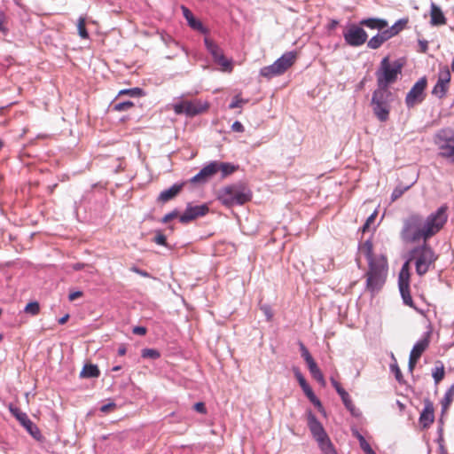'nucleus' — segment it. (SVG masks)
Here are the masks:
<instances>
[{
  "label": "nucleus",
  "mask_w": 454,
  "mask_h": 454,
  "mask_svg": "<svg viewBox=\"0 0 454 454\" xmlns=\"http://www.w3.org/2000/svg\"><path fill=\"white\" fill-rule=\"evenodd\" d=\"M448 207L442 205L425 219L418 213H412L403 220L400 238L406 243H416L427 240L438 233L448 220Z\"/></svg>",
  "instance_id": "f257e3e1"
},
{
  "label": "nucleus",
  "mask_w": 454,
  "mask_h": 454,
  "mask_svg": "<svg viewBox=\"0 0 454 454\" xmlns=\"http://www.w3.org/2000/svg\"><path fill=\"white\" fill-rule=\"evenodd\" d=\"M218 200L227 207L241 206L252 199V192L242 183L226 185L218 191Z\"/></svg>",
  "instance_id": "f03ea898"
},
{
  "label": "nucleus",
  "mask_w": 454,
  "mask_h": 454,
  "mask_svg": "<svg viewBox=\"0 0 454 454\" xmlns=\"http://www.w3.org/2000/svg\"><path fill=\"white\" fill-rule=\"evenodd\" d=\"M387 260L385 255H379V260L370 262L366 272V289L372 294L378 293L384 286L387 275Z\"/></svg>",
  "instance_id": "7ed1b4c3"
},
{
  "label": "nucleus",
  "mask_w": 454,
  "mask_h": 454,
  "mask_svg": "<svg viewBox=\"0 0 454 454\" xmlns=\"http://www.w3.org/2000/svg\"><path fill=\"white\" fill-rule=\"evenodd\" d=\"M437 259L438 255L427 242H423L422 245L415 247L410 252V260L414 261L416 273L419 276L425 275L430 267H434Z\"/></svg>",
  "instance_id": "20e7f679"
},
{
  "label": "nucleus",
  "mask_w": 454,
  "mask_h": 454,
  "mask_svg": "<svg viewBox=\"0 0 454 454\" xmlns=\"http://www.w3.org/2000/svg\"><path fill=\"white\" fill-rule=\"evenodd\" d=\"M438 156L454 164V128L447 127L437 130L434 137Z\"/></svg>",
  "instance_id": "39448f33"
},
{
  "label": "nucleus",
  "mask_w": 454,
  "mask_h": 454,
  "mask_svg": "<svg viewBox=\"0 0 454 454\" xmlns=\"http://www.w3.org/2000/svg\"><path fill=\"white\" fill-rule=\"evenodd\" d=\"M403 66V64L399 60H395L391 63L387 56L383 58L375 74L377 84L389 87L391 84L395 83L398 76L402 74Z\"/></svg>",
  "instance_id": "423d86ee"
},
{
  "label": "nucleus",
  "mask_w": 454,
  "mask_h": 454,
  "mask_svg": "<svg viewBox=\"0 0 454 454\" xmlns=\"http://www.w3.org/2000/svg\"><path fill=\"white\" fill-rule=\"evenodd\" d=\"M307 417L308 427L313 437L317 442L322 452L326 454H336L335 448L333 447L330 438L328 437L321 422L317 419L316 415L311 411H308Z\"/></svg>",
  "instance_id": "0eeeda50"
},
{
  "label": "nucleus",
  "mask_w": 454,
  "mask_h": 454,
  "mask_svg": "<svg viewBox=\"0 0 454 454\" xmlns=\"http://www.w3.org/2000/svg\"><path fill=\"white\" fill-rule=\"evenodd\" d=\"M296 57V51H286L273 64L261 68L260 74L267 79L281 75L294 64Z\"/></svg>",
  "instance_id": "6e6552de"
},
{
  "label": "nucleus",
  "mask_w": 454,
  "mask_h": 454,
  "mask_svg": "<svg viewBox=\"0 0 454 454\" xmlns=\"http://www.w3.org/2000/svg\"><path fill=\"white\" fill-rule=\"evenodd\" d=\"M410 278H411V274H410V270H409V262H405L400 271H399V276H398V288H399V292H400V294H401V297L403 299V302L412 308L413 309H415L416 311L418 312H422L421 310H419L414 304L413 302V300L411 298V292H410Z\"/></svg>",
  "instance_id": "1a4fd4ad"
},
{
  "label": "nucleus",
  "mask_w": 454,
  "mask_h": 454,
  "mask_svg": "<svg viewBox=\"0 0 454 454\" xmlns=\"http://www.w3.org/2000/svg\"><path fill=\"white\" fill-rule=\"evenodd\" d=\"M427 85V80L426 76L419 78L415 82L405 97V105L408 108H412L424 101Z\"/></svg>",
  "instance_id": "9d476101"
},
{
  "label": "nucleus",
  "mask_w": 454,
  "mask_h": 454,
  "mask_svg": "<svg viewBox=\"0 0 454 454\" xmlns=\"http://www.w3.org/2000/svg\"><path fill=\"white\" fill-rule=\"evenodd\" d=\"M343 38L345 43L351 47L362 46L368 38L366 31L362 26L350 24L343 32Z\"/></svg>",
  "instance_id": "9b49d317"
},
{
  "label": "nucleus",
  "mask_w": 454,
  "mask_h": 454,
  "mask_svg": "<svg viewBox=\"0 0 454 454\" xmlns=\"http://www.w3.org/2000/svg\"><path fill=\"white\" fill-rule=\"evenodd\" d=\"M204 44L214 59V61L222 67L223 71L231 72L232 70V63L228 59L223 50L208 37L204 38Z\"/></svg>",
  "instance_id": "f8f14e48"
},
{
  "label": "nucleus",
  "mask_w": 454,
  "mask_h": 454,
  "mask_svg": "<svg viewBox=\"0 0 454 454\" xmlns=\"http://www.w3.org/2000/svg\"><path fill=\"white\" fill-rule=\"evenodd\" d=\"M9 411L31 436L36 440H39L42 437L39 428L32 422L27 413L21 411L18 407H15L12 404L9 405Z\"/></svg>",
  "instance_id": "ddd939ff"
},
{
  "label": "nucleus",
  "mask_w": 454,
  "mask_h": 454,
  "mask_svg": "<svg viewBox=\"0 0 454 454\" xmlns=\"http://www.w3.org/2000/svg\"><path fill=\"white\" fill-rule=\"evenodd\" d=\"M208 212L209 207L207 204L192 206L188 203L184 212L179 216V221L185 224L198 217L206 215Z\"/></svg>",
  "instance_id": "4468645a"
},
{
  "label": "nucleus",
  "mask_w": 454,
  "mask_h": 454,
  "mask_svg": "<svg viewBox=\"0 0 454 454\" xmlns=\"http://www.w3.org/2000/svg\"><path fill=\"white\" fill-rule=\"evenodd\" d=\"M331 383L333 387L335 388L338 395L340 396L345 408L351 413L353 417H360L361 411H359V409L356 408L348 393L340 386V384L335 379L331 378Z\"/></svg>",
  "instance_id": "2eb2a0df"
},
{
  "label": "nucleus",
  "mask_w": 454,
  "mask_h": 454,
  "mask_svg": "<svg viewBox=\"0 0 454 454\" xmlns=\"http://www.w3.org/2000/svg\"><path fill=\"white\" fill-rule=\"evenodd\" d=\"M294 376L297 379L301 387L302 388L304 394L309 398V400L318 409L319 411H324L323 405L320 400L316 396L312 388L308 384L304 376L301 374L298 368L294 369Z\"/></svg>",
  "instance_id": "dca6fc26"
},
{
  "label": "nucleus",
  "mask_w": 454,
  "mask_h": 454,
  "mask_svg": "<svg viewBox=\"0 0 454 454\" xmlns=\"http://www.w3.org/2000/svg\"><path fill=\"white\" fill-rule=\"evenodd\" d=\"M216 162L211 161L204 166L198 174L190 179L192 184H203L207 183L216 174Z\"/></svg>",
  "instance_id": "f3484780"
},
{
  "label": "nucleus",
  "mask_w": 454,
  "mask_h": 454,
  "mask_svg": "<svg viewBox=\"0 0 454 454\" xmlns=\"http://www.w3.org/2000/svg\"><path fill=\"white\" fill-rule=\"evenodd\" d=\"M184 114L190 117L196 116L206 112L209 105L201 100L184 101Z\"/></svg>",
  "instance_id": "a211bd4d"
},
{
  "label": "nucleus",
  "mask_w": 454,
  "mask_h": 454,
  "mask_svg": "<svg viewBox=\"0 0 454 454\" xmlns=\"http://www.w3.org/2000/svg\"><path fill=\"white\" fill-rule=\"evenodd\" d=\"M390 103L391 102L371 101L373 114L380 121L385 122L389 119L391 110Z\"/></svg>",
  "instance_id": "6ab92c4d"
},
{
  "label": "nucleus",
  "mask_w": 454,
  "mask_h": 454,
  "mask_svg": "<svg viewBox=\"0 0 454 454\" xmlns=\"http://www.w3.org/2000/svg\"><path fill=\"white\" fill-rule=\"evenodd\" d=\"M424 403V409L419 415V423L423 428H428L434 420V404L429 399H426Z\"/></svg>",
  "instance_id": "aec40b11"
},
{
  "label": "nucleus",
  "mask_w": 454,
  "mask_h": 454,
  "mask_svg": "<svg viewBox=\"0 0 454 454\" xmlns=\"http://www.w3.org/2000/svg\"><path fill=\"white\" fill-rule=\"evenodd\" d=\"M431 332L427 331L424 333V336L419 340L413 346L410 356L414 358L419 359L423 352L428 348L430 343Z\"/></svg>",
  "instance_id": "412c9836"
},
{
  "label": "nucleus",
  "mask_w": 454,
  "mask_h": 454,
  "mask_svg": "<svg viewBox=\"0 0 454 454\" xmlns=\"http://www.w3.org/2000/svg\"><path fill=\"white\" fill-rule=\"evenodd\" d=\"M184 183L174 184L168 189L162 191L157 198V202L167 203L168 201L173 200L180 193V192L182 191V189L184 187Z\"/></svg>",
  "instance_id": "4be33fe9"
},
{
  "label": "nucleus",
  "mask_w": 454,
  "mask_h": 454,
  "mask_svg": "<svg viewBox=\"0 0 454 454\" xmlns=\"http://www.w3.org/2000/svg\"><path fill=\"white\" fill-rule=\"evenodd\" d=\"M181 10L184 17L185 18L189 27L194 30L200 31L203 34L207 33V29L199 20L195 19L192 12L185 5H181Z\"/></svg>",
  "instance_id": "5701e85b"
},
{
  "label": "nucleus",
  "mask_w": 454,
  "mask_h": 454,
  "mask_svg": "<svg viewBox=\"0 0 454 454\" xmlns=\"http://www.w3.org/2000/svg\"><path fill=\"white\" fill-rule=\"evenodd\" d=\"M393 94L389 90V87L377 84V89L372 92L371 101L391 102Z\"/></svg>",
  "instance_id": "b1692460"
},
{
  "label": "nucleus",
  "mask_w": 454,
  "mask_h": 454,
  "mask_svg": "<svg viewBox=\"0 0 454 454\" xmlns=\"http://www.w3.org/2000/svg\"><path fill=\"white\" fill-rule=\"evenodd\" d=\"M360 26L366 27L370 29L383 30L388 27V23L386 20L381 18H366L359 21Z\"/></svg>",
  "instance_id": "393cba45"
},
{
  "label": "nucleus",
  "mask_w": 454,
  "mask_h": 454,
  "mask_svg": "<svg viewBox=\"0 0 454 454\" xmlns=\"http://www.w3.org/2000/svg\"><path fill=\"white\" fill-rule=\"evenodd\" d=\"M430 24L432 26H442L446 24V18L441 8L434 3L431 4Z\"/></svg>",
  "instance_id": "a878e982"
},
{
  "label": "nucleus",
  "mask_w": 454,
  "mask_h": 454,
  "mask_svg": "<svg viewBox=\"0 0 454 454\" xmlns=\"http://www.w3.org/2000/svg\"><path fill=\"white\" fill-rule=\"evenodd\" d=\"M359 250L366 257L368 264L370 262H376L379 260V256L373 255V245L371 239H367L364 243L360 244Z\"/></svg>",
  "instance_id": "bb28decb"
},
{
  "label": "nucleus",
  "mask_w": 454,
  "mask_h": 454,
  "mask_svg": "<svg viewBox=\"0 0 454 454\" xmlns=\"http://www.w3.org/2000/svg\"><path fill=\"white\" fill-rule=\"evenodd\" d=\"M216 162V173H221V177L225 178L226 176L231 175L238 168V166H235L230 162H223L219 160H215Z\"/></svg>",
  "instance_id": "cd10ccee"
},
{
  "label": "nucleus",
  "mask_w": 454,
  "mask_h": 454,
  "mask_svg": "<svg viewBox=\"0 0 454 454\" xmlns=\"http://www.w3.org/2000/svg\"><path fill=\"white\" fill-rule=\"evenodd\" d=\"M100 372L96 364H86L80 372L81 378H98Z\"/></svg>",
  "instance_id": "c85d7f7f"
},
{
  "label": "nucleus",
  "mask_w": 454,
  "mask_h": 454,
  "mask_svg": "<svg viewBox=\"0 0 454 454\" xmlns=\"http://www.w3.org/2000/svg\"><path fill=\"white\" fill-rule=\"evenodd\" d=\"M454 399V383L450 387V388L446 391L441 404H442V416L447 412L450 405L451 404Z\"/></svg>",
  "instance_id": "c756f323"
},
{
  "label": "nucleus",
  "mask_w": 454,
  "mask_h": 454,
  "mask_svg": "<svg viewBox=\"0 0 454 454\" xmlns=\"http://www.w3.org/2000/svg\"><path fill=\"white\" fill-rule=\"evenodd\" d=\"M308 369L311 374V376L320 384L325 385V378L321 372V370L318 368L316 362L312 363L311 364L308 365Z\"/></svg>",
  "instance_id": "7c9ffc66"
},
{
  "label": "nucleus",
  "mask_w": 454,
  "mask_h": 454,
  "mask_svg": "<svg viewBox=\"0 0 454 454\" xmlns=\"http://www.w3.org/2000/svg\"><path fill=\"white\" fill-rule=\"evenodd\" d=\"M448 89L449 85L437 81L436 84L434 86L432 90V95L441 99L445 97Z\"/></svg>",
  "instance_id": "2f4dec72"
},
{
  "label": "nucleus",
  "mask_w": 454,
  "mask_h": 454,
  "mask_svg": "<svg viewBox=\"0 0 454 454\" xmlns=\"http://www.w3.org/2000/svg\"><path fill=\"white\" fill-rule=\"evenodd\" d=\"M129 95L131 98H139L145 95V92L138 87L124 89L119 91L118 96Z\"/></svg>",
  "instance_id": "473e14b6"
},
{
  "label": "nucleus",
  "mask_w": 454,
  "mask_h": 454,
  "mask_svg": "<svg viewBox=\"0 0 454 454\" xmlns=\"http://www.w3.org/2000/svg\"><path fill=\"white\" fill-rule=\"evenodd\" d=\"M408 21H409L408 18L400 19L396 22H395L389 27V29L391 30V32L393 33L394 35H396L405 28Z\"/></svg>",
  "instance_id": "72a5a7b5"
},
{
  "label": "nucleus",
  "mask_w": 454,
  "mask_h": 454,
  "mask_svg": "<svg viewBox=\"0 0 454 454\" xmlns=\"http://www.w3.org/2000/svg\"><path fill=\"white\" fill-rule=\"evenodd\" d=\"M450 78H451L450 71L447 66L440 68L437 81L449 85V83L450 82Z\"/></svg>",
  "instance_id": "f704fd0d"
},
{
  "label": "nucleus",
  "mask_w": 454,
  "mask_h": 454,
  "mask_svg": "<svg viewBox=\"0 0 454 454\" xmlns=\"http://www.w3.org/2000/svg\"><path fill=\"white\" fill-rule=\"evenodd\" d=\"M299 348L301 351V356L306 362L307 365L311 364L315 362L314 358L312 357L311 354L309 353V349L306 348V346L300 341L299 342Z\"/></svg>",
  "instance_id": "c9c22d12"
},
{
  "label": "nucleus",
  "mask_w": 454,
  "mask_h": 454,
  "mask_svg": "<svg viewBox=\"0 0 454 454\" xmlns=\"http://www.w3.org/2000/svg\"><path fill=\"white\" fill-rule=\"evenodd\" d=\"M141 356L143 358L155 360L160 357V353L154 348H143L141 351Z\"/></svg>",
  "instance_id": "e433bc0d"
},
{
  "label": "nucleus",
  "mask_w": 454,
  "mask_h": 454,
  "mask_svg": "<svg viewBox=\"0 0 454 454\" xmlns=\"http://www.w3.org/2000/svg\"><path fill=\"white\" fill-rule=\"evenodd\" d=\"M432 376L434 383L438 384L444 377V366L440 363V366H435L433 370Z\"/></svg>",
  "instance_id": "4c0bfd02"
},
{
  "label": "nucleus",
  "mask_w": 454,
  "mask_h": 454,
  "mask_svg": "<svg viewBox=\"0 0 454 454\" xmlns=\"http://www.w3.org/2000/svg\"><path fill=\"white\" fill-rule=\"evenodd\" d=\"M24 311L27 314H30L32 316H36L40 312V304H39V302H37V301H30V302H28L26 305V307L24 309Z\"/></svg>",
  "instance_id": "58836bf2"
},
{
  "label": "nucleus",
  "mask_w": 454,
  "mask_h": 454,
  "mask_svg": "<svg viewBox=\"0 0 454 454\" xmlns=\"http://www.w3.org/2000/svg\"><path fill=\"white\" fill-rule=\"evenodd\" d=\"M392 358H393L394 360H395V356H394V355H393V354H392ZM390 370H391V372L395 374V380H396L400 384L403 383V377L402 372H401V370H400V368H399V366H398V364H397L396 361H395V363H394V364H390Z\"/></svg>",
  "instance_id": "ea45409f"
},
{
  "label": "nucleus",
  "mask_w": 454,
  "mask_h": 454,
  "mask_svg": "<svg viewBox=\"0 0 454 454\" xmlns=\"http://www.w3.org/2000/svg\"><path fill=\"white\" fill-rule=\"evenodd\" d=\"M384 42L381 40L380 36L377 34L372 36L367 43V47L372 50L379 49Z\"/></svg>",
  "instance_id": "a19ab883"
},
{
  "label": "nucleus",
  "mask_w": 454,
  "mask_h": 454,
  "mask_svg": "<svg viewBox=\"0 0 454 454\" xmlns=\"http://www.w3.org/2000/svg\"><path fill=\"white\" fill-rule=\"evenodd\" d=\"M77 28H78V34L82 38L87 39L89 37V33L85 27V19L84 18H82V17L79 18Z\"/></svg>",
  "instance_id": "79ce46f5"
},
{
  "label": "nucleus",
  "mask_w": 454,
  "mask_h": 454,
  "mask_svg": "<svg viewBox=\"0 0 454 454\" xmlns=\"http://www.w3.org/2000/svg\"><path fill=\"white\" fill-rule=\"evenodd\" d=\"M248 99H244L239 97V95H236L233 97L231 103L229 105L230 109L242 107L244 104H247Z\"/></svg>",
  "instance_id": "37998d69"
},
{
  "label": "nucleus",
  "mask_w": 454,
  "mask_h": 454,
  "mask_svg": "<svg viewBox=\"0 0 454 454\" xmlns=\"http://www.w3.org/2000/svg\"><path fill=\"white\" fill-rule=\"evenodd\" d=\"M153 242L160 246H168L167 238L160 230L155 231V237L153 238Z\"/></svg>",
  "instance_id": "c03bdc74"
},
{
  "label": "nucleus",
  "mask_w": 454,
  "mask_h": 454,
  "mask_svg": "<svg viewBox=\"0 0 454 454\" xmlns=\"http://www.w3.org/2000/svg\"><path fill=\"white\" fill-rule=\"evenodd\" d=\"M132 106H134V103L131 101H124L114 104L113 106L114 110L118 112L127 111L130 109Z\"/></svg>",
  "instance_id": "a18cd8bd"
},
{
  "label": "nucleus",
  "mask_w": 454,
  "mask_h": 454,
  "mask_svg": "<svg viewBox=\"0 0 454 454\" xmlns=\"http://www.w3.org/2000/svg\"><path fill=\"white\" fill-rule=\"evenodd\" d=\"M410 188V186H406L404 188L403 187H400V186H397L394 189L392 194H391V200L393 201L396 200L397 199H399L405 191H407L408 189Z\"/></svg>",
  "instance_id": "49530a36"
},
{
  "label": "nucleus",
  "mask_w": 454,
  "mask_h": 454,
  "mask_svg": "<svg viewBox=\"0 0 454 454\" xmlns=\"http://www.w3.org/2000/svg\"><path fill=\"white\" fill-rule=\"evenodd\" d=\"M379 31L380 32L378 33V35L380 36L381 40L384 43L395 36L393 35V33L391 32V30L389 29V27H386L383 30H379Z\"/></svg>",
  "instance_id": "de8ad7c7"
},
{
  "label": "nucleus",
  "mask_w": 454,
  "mask_h": 454,
  "mask_svg": "<svg viewBox=\"0 0 454 454\" xmlns=\"http://www.w3.org/2000/svg\"><path fill=\"white\" fill-rule=\"evenodd\" d=\"M179 215V211L177 209H174L172 210L171 212H169L168 214L165 215L160 222L162 223H167L168 222H170L171 220L175 219L176 217H177Z\"/></svg>",
  "instance_id": "09e8293b"
},
{
  "label": "nucleus",
  "mask_w": 454,
  "mask_h": 454,
  "mask_svg": "<svg viewBox=\"0 0 454 454\" xmlns=\"http://www.w3.org/2000/svg\"><path fill=\"white\" fill-rule=\"evenodd\" d=\"M172 108L176 114H184V102L179 101L172 105Z\"/></svg>",
  "instance_id": "8fccbe9b"
},
{
  "label": "nucleus",
  "mask_w": 454,
  "mask_h": 454,
  "mask_svg": "<svg viewBox=\"0 0 454 454\" xmlns=\"http://www.w3.org/2000/svg\"><path fill=\"white\" fill-rule=\"evenodd\" d=\"M360 448L365 454H376L375 451L372 449L371 445L367 442V441L362 442L360 444Z\"/></svg>",
  "instance_id": "3c124183"
},
{
  "label": "nucleus",
  "mask_w": 454,
  "mask_h": 454,
  "mask_svg": "<svg viewBox=\"0 0 454 454\" xmlns=\"http://www.w3.org/2000/svg\"><path fill=\"white\" fill-rule=\"evenodd\" d=\"M193 409L198 411L200 414H206L207 413V408L204 403L199 402L196 403L193 406Z\"/></svg>",
  "instance_id": "603ef678"
},
{
  "label": "nucleus",
  "mask_w": 454,
  "mask_h": 454,
  "mask_svg": "<svg viewBox=\"0 0 454 454\" xmlns=\"http://www.w3.org/2000/svg\"><path fill=\"white\" fill-rule=\"evenodd\" d=\"M231 129L232 131L239 133L244 132L245 130L243 124L239 121H236L232 123Z\"/></svg>",
  "instance_id": "864d4df0"
},
{
  "label": "nucleus",
  "mask_w": 454,
  "mask_h": 454,
  "mask_svg": "<svg viewBox=\"0 0 454 454\" xmlns=\"http://www.w3.org/2000/svg\"><path fill=\"white\" fill-rule=\"evenodd\" d=\"M4 21L5 15L3 12H0V32L5 35L8 32V29L4 26Z\"/></svg>",
  "instance_id": "5fc2aeb1"
},
{
  "label": "nucleus",
  "mask_w": 454,
  "mask_h": 454,
  "mask_svg": "<svg viewBox=\"0 0 454 454\" xmlns=\"http://www.w3.org/2000/svg\"><path fill=\"white\" fill-rule=\"evenodd\" d=\"M115 407H116L115 403L111 402V403L102 405L100 408V411L102 412L106 413V412H109L111 410L114 409Z\"/></svg>",
  "instance_id": "6e6d98bb"
},
{
  "label": "nucleus",
  "mask_w": 454,
  "mask_h": 454,
  "mask_svg": "<svg viewBox=\"0 0 454 454\" xmlns=\"http://www.w3.org/2000/svg\"><path fill=\"white\" fill-rule=\"evenodd\" d=\"M419 51L426 53L428 50V42L427 40H419Z\"/></svg>",
  "instance_id": "4d7b16f0"
},
{
  "label": "nucleus",
  "mask_w": 454,
  "mask_h": 454,
  "mask_svg": "<svg viewBox=\"0 0 454 454\" xmlns=\"http://www.w3.org/2000/svg\"><path fill=\"white\" fill-rule=\"evenodd\" d=\"M131 270H132L133 272H135V273H137V274H138V275L142 276V277H145V278H149V277H150V274H149L147 271H145V270H141V269H139V268H137V267H136V266H133V267L131 268Z\"/></svg>",
  "instance_id": "13d9d810"
},
{
  "label": "nucleus",
  "mask_w": 454,
  "mask_h": 454,
  "mask_svg": "<svg viewBox=\"0 0 454 454\" xmlns=\"http://www.w3.org/2000/svg\"><path fill=\"white\" fill-rule=\"evenodd\" d=\"M133 333L138 334V335H145L147 332L146 328L144 326H135L133 328Z\"/></svg>",
  "instance_id": "bf43d9fd"
},
{
  "label": "nucleus",
  "mask_w": 454,
  "mask_h": 454,
  "mask_svg": "<svg viewBox=\"0 0 454 454\" xmlns=\"http://www.w3.org/2000/svg\"><path fill=\"white\" fill-rule=\"evenodd\" d=\"M418 360H419L418 358H414V359H413V356H410V357H409V363H408V369H409V371H410L411 372H413L414 367H415V365H416V364H417Z\"/></svg>",
  "instance_id": "052dcab7"
},
{
  "label": "nucleus",
  "mask_w": 454,
  "mask_h": 454,
  "mask_svg": "<svg viewBox=\"0 0 454 454\" xmlns=\"http://www.w3.org/2000/svg\"><path fill=\"white\" fill-rule=\"evenodd\" d=\"M82 295V292L75 291V292H73V293L69 294L68 300L70 301H73L76 300L77 298L81 297Z\"/></svg>",
  "instance_id": "680f3d73"
},
{
  "label": "nucleus",
  "mask_w": 454,
  "mask_h": 454,
  "mask_svg": "<svg viewBox=\"0 0 454 454\" xmlns=\"http://www.w3.org/2000/svg\"><path fill=\"white\" fill-rule=\"evenodd\" d=\"M353 434H354V436H356V439L358 440V442H359V445H360L362 442H365V441H366V440H365V438H364V436H363V435H362L358 431H355V432L353 433Z\"/></svg>",
  "instance_id": "e2e57ef3"
},
{
  "label": "nucleus",
  "mask_w": 454,
  "mask_h": 454,
  "mask_svg": "<svg viewBox=\"0 0 454 454\" xmlns=\"http://www.w3.org/2000/svg\"><path fill=\"white\" fill-rule=\"evenodd\" d=\"M262 309H263V311H264L265 315L267 316V318L270 320V319L272 317V313H271V311H270V307H268V306H264V307L262 308Z\"/></svg>",
  "instance_id": "0e129e2a"
},
{
  "label": "nucleus",
  "mask_w": 454,
  "mask_h": 454,
  "mask_svg": "<svg viewBox=\"0 0 454 454\" xmlns=\"http://www.w3.org/2000/svg\"><path fill=\"white\" fill-rule=\"evenodd\" d=\"M338 24H339L338 20H332L330 21V23L328 24V29H330V30L334 29Z\"/></svg>",
  "instance_id": "69168bd1"
},
{
  "label": "nucleus",
  "mask_w": 454,
  "mask_h": 454,
  "mask_svg": "<svg viewBox=\"0 0 454 454\" xmlns=\"http://www.w3.org/2000/svg\"><path fill=\"white\" fill-rule=\"evenodd\" d=\"M127 352V348L125 345H121L118 348V355L119 356H124Z\"/></svg>",
  "instance_id": "338daca9"
},
{
  "label": "nucleus",
  "mask_w": 454,
  "mask_h": 454,
  "mask_svg": "<svg viewBox=\"0 0 454 454\" xmlns=\"http://www.w3.org/2000/svg\"><path fill=\"white\" fill-rule=\"evenodd\" d=\"M69 318V315L68 314H66L65 316H63L62 317H60L58 322L59 325H64L67 323V321L68 320Z\"/></svg>",
  "instance_id": "774afa93"
}]
</instances>
